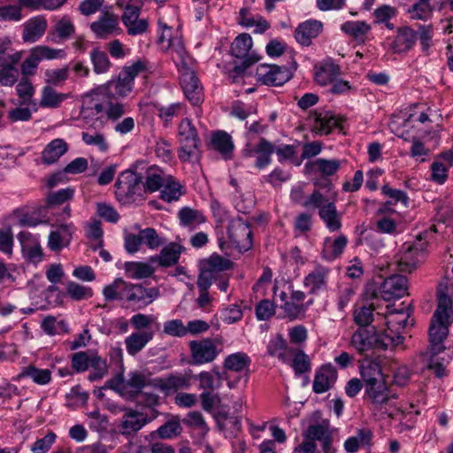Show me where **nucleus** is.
Returning a JSON list of instances; mask_svg holds the SVG:
<instances>
[{
    "mask_svg": "<svg viewBox=\"0 0 453 453\" xmlns=\"http://www.w3.org/2000/svg\"><path fill=\"white\" fill-rule=\"evenodd\" d=\"M133 88L134 84L119 73L117 79L92 89L83 96L81 120L94 129H102L108 121L119 120L127 106L119 100L127 96Z\"/></svg>",
    "mask_w": 453,
    "mask_h": 453,
    "instance_id": "nucleus-1",
    "label": "nucleus"
},
{
    "mask_svg": "<svg viewBox=\"0 0 453 453\" xmlns=\"http://www.w3.org/2000/svg\"><path fill=\"white\" fill-rule=\"evenodd\" d=\"M434 27L433 24H419L417 29L410 26L396 28L395 35L390 43V50L395 54L411 51L419 41L421 52L428 56L434 45Z\"/></svg>",
    "mask_w": 453,
    "mask_h": 453,
    "instance_id": "nucleus-2",
    "label": "nucleus"
},
{
    "mask_svg": "<svg viewBox=\"0 0 453 453\" xmlns=\"http://www.w3.org/2000/svg\"><path fill=\"white\" fill-rule=\"evenodd\" d=\"M396 397L386 380L365 388V401L372 416L378 419L393 416V400Z\"/></svg>",
    "mask_w": 453,
    "mask_h": 453,
    "instance_id": "nucleus-3",
    "label": "nucleus"
},
{
    "mask_svg": "<svg viewBox=\"0 0 453 453\" xmlns=\"http://www.w3.org/2000/svg\"><path fill=\"white\" fill-rule=\"evenodd\" d=\"M349 343L359 354H365L398 346L402 344V339L399 336L387 339L384 334L378 333L374 327H359L353 333Z\"/></svg>",
    "mask_w": 453,
    "mask_h": 453,
    "instance_id": "nucleus-4",
    "label": "nucleus"
},
{
    "mask_svg": "<svg viewBox=\"0 0 453 453\" xmlns=\"http://www.w3.org/2000/svg\"><path fill=\"white\" fill-rule=\"evenodd\" d=\"M115 196L121 204H131L145 200L142 177L136 170L127 169L121 172L114 184Z\"/></svg>",
    "mask_w": 453,
    "mask_h": 453,
    "instance_id": "nucleus-5",
    "label": "nucleus"
},
{
    "mask_svg": "<svg viewBox=\"0 0 453 453\" xmlns=\"http://www.w3.org/2000/svg\"><path fill=\"white\" fill-rule=\"evenodd\" d=\"M453 322V313L435 311L432 317L428 330L429 349L434 354L444 351V341L449 334V327Z\"/></svg>",
    "mask_w": 453,
    "mask_h": 453,
    "instance_id": "nucleus-6",
    "label": "nucleus"
},
{
    "mask_svg": "<svg viewBox=\"0 0 453 453\" xmlns=\"http://www.w3.org/2000/svg\"><path fill=\"white\" fill-rule=\"evenodd\" d=\"M179 140L180 147L178 156L180 161L190 162L197 157L201 142L196 128L188 119H183L179 125Z\"/></svg>",
    "mask_w": 453,
    "mask_h": 453,
    "instance_id": "nucleus-7",
    "label": "nucleus"
},
{
    "mask_svg": "<svg viewBox=\"0 0 453 453\" xmlns=\"http://www.w3.org/2000/svg\"><path fill=\"white\" fill-rule=\"evenodd\" d=\"M296 66L295 61L292 62L291 66L261 64L257 68L256 76L264 85L279 87L292 78Z\"/></svg>",
    "mask_w": 453,
    "mask_h": 453,
    "instance_id": "nucleus-8",
    "label": "nucleus"
},
{
    "mask_svg": "<svg viewBox=\"0 0 453 453\" xmlns=\"http://www.w3.org/2000/svg\"><path fill=\"white\" fill-rule=\"evenodd\" d=\"M252 44V38L249 34H241L231 45L232 55L236 58L243 59L241 65H235L234 68V73L238 75L243 73L248 67L259 60V57L250 51Z\"/></svg>",
    "mask_w": 453,
    "mask_h": 453,
    "instance_id": "nucleus-9",
    "label": "nucleus"
},
{
    "mask_svg": "<svg viewBox=\"0 0 453 453\" xmlns=\"http://www.w3.org/2000/svg\"><path fill=\"white\" fill-rule=\"evenodd\" d=\"M159 295L157 288H145L142 284L128 282L125 303L134 310H142L157 300Z\"/></svg>",
    "mask_w": 453,
    "mask_h": 453,
    "instance_id": "nucleus-10",
    "label": "nucleus"
},
{
    "mask_svg": "<svg viewBox=\"0 0 453 453\" xmlns=\"http://www.w3.org/2000/svg\"><path fill=\"white\" fill-rule=\"evenodd\" d=\"M310 119L312 120L311 132L316 135H328L335 129H343L344 118L329 111H315Z\"/></svg>",
    "mask_w": 453,
    "mask_h": 453,
    "instance_id": "nucleus-11",
    "label": "nucleus"
},
{
    "mask_svg": "<svg viewBox=\"0 0 453 453\" xmlns=\"http://www.w3.org/2000/svg\"><path fill=\"white\" fill-rule=\"evenodd\" d=\"M331 268L321 264H315L303 279V286L309 295L319 296L326 291L329 286Z\"/></svg>",
    "mask_w": 453,
    "mask_h": 453,
    "instance_id": "nucleus-12",
    "label": "nucleus"
},
{
    "mask_svg": "<svg viewBox=\"0 0 453 453\" xmlns=\"http://www.w3.org/2000/svg\"><path fill=\"white\" fill-rule=\"evenodd\" d=\"M227 234L239 251L244 252L251 249L253 239L250 225L242 219H233L228 222Z\"/></svg>",
    "mask_w": 453,
    "mask_h": 453,
    "instance_id": "nucleus-13",
    "label": "nucleus"
},
{
    "mask_svg": "<svg viewBox=\"0 0 453 453\" xmlns=\"http://www.w3.org/2000/svg\"><path fill=\"white\" fill-rule=\"evenodd\" d=\"M427 242L418 239L412 244L404 247L398 259V268L403 273H411L424 260Z\"/></svg>",
    "mask_w": 453,
    "mask_h": 453,
    "instance_id": "nucleus-14",
    "label": "nucleus"
},
{
    "mask_svg": "<svg viewBox=\"0 0 453 453\" xmlns=\"http://www.w3.org/2000/svg\"><path fill=\"white\" fill-rule=\"evenodd\" d=\"M154 388L160 390L165 395L170 396L179 391L189 389L190 377L181 372H173L165 377H157L151 380Z\"/></svg>",
    "mask_w": 453,
    "mask_h": 453,
    "instance_id": "nucleus-15",
    "label": "nucleus"
},
{
    "mask_svg": "<svg viewBox=\"0 0 453 453\" xmlns=\"http://www.w3.org/2000/svg\"><path fill=\"white\" fill-rule=\"evenodd\" d=\"M189 349L191 363L195 365H202L213 362L220 352L215 342L210 338L200 341H191L189 342Z\"/></svg>",
    "mask_w": 453,
    "mask_h": 453,
    "instance_id": "nucleus-16",
    "label": "nucleus"
},
{
    "mask_svg": "<svg viewBox=\"0 0 453 453\" xmlns=\"http://www.w3.org/2000/svg\"><path fill=\"white\" fill-rule=\"evenodd\" d=\"M408 289L407 278L394 274L386 278L378 288L375 296H380L383 300L388 302L394 299H400L404 296Z\"/></svg>",
    "mask_w": 453,
    "mask_h": 453,
    "instance_id": "nucleus-17",
    "label": "nucleus"
},
{
    "mask_svg": "<svg viewBox=\"0 0 453 453\" xmlns=\"http://www.w3.org/2000/svg\"><path fill=\"white\" fill-rule=\"evenodd\" d=\"M178 71L180 83L187 99L193 105L199 104L202 101L203 88L196 73L188 65H183Z\"/></svg>",
    "mask_w": 453,
    "mask_h": 453,
    "instance_id": "nucleus-18",
    "label": "nucleus"
},
{
    "mask_svg": "<svg viewBox=\"0 0 453 453\" xmlns=\"http://www.w3.org/2000/svg\"><path fill=\"white\" fill-rule=\"evenodd\" d=\"M134 170L139 171V175L142 177L144 194L160 190L167 177L164 171L155 165H147L140 163L134 166Z\"/></svg>",
    "mask_w": 453,
    "mask_h": 453,
    "instance_id": "nucleus-19",
    "label": "nucleus"
},
{
    "mask_svg": "<svg viewBox=\"0 0 453 453\" xmlns=\"http://www.w3.org/2000/svg\"><path fill=\"white\" fill-rule=\"evenodd\" d=\"M242 153L243 157L246 158L256 157L255 166L262 170L271 164L272 155L274 153V146L266 139L261 138L256 146L247 143Z\"/></svg>",
    "mask_w": 453,
    "mask_h": 453,
    "instance_id": "nucleus-20",
    "label": "nucleus"
},
{
    "mask_svg": "<svg viewBox=\"0 0 453 453\" xmlns=\"http://www.w3.org/2000/svg\"><path fill=\"white\" fill-rule=\"evenodd\" d=\"M232 265L233 263L228 258L212 254L202 263L198 278H206L213 283L218 280L220 273L231 269Z\"/></svg>",
    "mask_w": 453,
    "mask_h": 453,
    "instance_id": "nucleus-21",
    "label": "nucleus"
},
{
    "mask_svg": "<svg viewBox=\"0 0 453 453\" xmlns=\"http://www.w3.org/2000/svg\"><path fill=\"white\" fill-rule=\"evenodd\" d=\"M119 411H123V417L119 425V432L123 435H130L141 430L146 424L150 422L147 414L128 408H119Z\"/></svg>",
    "mask_w": 453,
    "mask_h": 453,
    "instance_id": "nucleus-22",
    "label": "nucleus"
},
{
    "mask_svg": "<svg viewBox=\"0 0 453 453\" xmlns=\"http://www.w3.org/2000/svg\"><path fill=\"white\" fill-rule=\"evenodd\" d=\"M409 314L403 310H390L388 307V312L385 316L387 329L384 335L387 339L399 336L403 342L404 337L402 335V330L405 328L408 323Z\"/></svg>",
    "mask_w": 453,
    "mask_h": 453,
    "instance_id": "nucleus-23",
    "label": "nucleus"
},
{
    "mask_svg": "<svg viewBox=\"0 0 453 453\" xmlns=\"http://www.w3.org/2000/svg\"><path fill=\"white\" fill-rule=\"evenodd\" d=\"M21 245L22 256L30 264H38L42 260V250L37 237L29 232L22 231L18 234Z\"/></svg>",
    "mask_w": 453,
    "mask_h": 453,
    "instance_id": "nucleus-24",
    "label": "nucleus"
},
{
    "mask_svg": "<svg viewBox=\"0 0 453 453\" xmlns=\"http://www.w3.org/2000/svg\"><path fill=\"white\" fill-rule=\"evenodd\" d=\"M75 232L73 223L61 224L52 229L48 236V247L51 251L58 252L67 247Z\"/></svg>",
    "mask_w": 453,
    "mask_h": 453,
    "instance_id": "nucleus-25",
    "label": "nucleus"
},
{
    "mask_svg": "<svg viewBox=\"0 0 453 453\" xmlns=\"http://www.w3.org/2000/svg\"><path fill=\"white\" fill-rule=\"evenodd\" d=\"M90 29L100 39L107 38L111 35H119L121 31L118 17L110 12L100 15L96 21L90 24Z\"/></svg>",
    "mask_w": 453,
    "mask_h": 453,
    "instance_id": "nucleus-26",
    "label": "nucleus"
},
{
    "mask_svg": "<svg viewBox=\"0 0 453 453\" xmlns=\"http://www.w3.org/2000/svg\"><path fill=\"white\" fill-rule=\"evenodd\" d=\"M337 380V371L330 363L325 364L315 372L312 389L316 394L328 391Z\"/></svg>",
    "mask_w": 453,
    "mask_h": 453,
    "instance_id": "nucleus-27",
    "label": "nucleus"
},
{
    "mask_svg": "<svg viewBox=\"0 0 453 453\" xmlns=\"http://www.w3.org/2000/svg\"><path fill=\"white\" fill-rule=\"evenodd\" d=\"M184 251V246L179 242H172L165 245L159 254L151 256L150 261L157 264L161 267H171L179 262L180 255Z\"/></svg>",
    "mask_w": 453,
    "mask_h": 453,
    "instance_id": "nucleus-28",
    "label": "nucleus"
},
{
    "mask_svg": "<svg viewBox=\"0 0 453 453\" xmlns=\"http://www.w3.org/2000/svg\"><path fill=\"white\" fill-rule=\"evenodd\" d=\"M373 432L369 427L357 428L355 434L343 442L347 453H357L360 449H370L372 445Z\"/></svg>",
    "mask_w": 453,
    "mask_h": 453,
    "instance_id": "nucleus-29",
    "label": "nucleus"
},
{
    "mask_svg": "<svg viewBox=\"0 0 453 453\" xmlns=\"http://www.w3.org/2000/svg\"><path fill=\"white\" fill-rule=\"evenodd\" d=\"M358 369L365 388L386 380L381 365L376 360L364 358Z\"/></svg>",
    "mask_w": 453,
    "mask_h": 453,
    "instance_id": "nucleus-30",
    "label": "nucleus"
},
{
    "mask_svg": "<svg viewBox=\"0 0 453 453\" xmlns=\"http://www.w3.org/2000/svg\"><path fill=\"white\" fill-rule=\"evenodd\" d=\"M439 354H434L430 349L426 352H422L416 357L415 363H421L419 370L426 368L431 369L434 372L435 375L441 378L445 374L446 364L449 363V358L438 357Z\"/></svg>",
    "mask_w": 453,
    "mask_h": 453,
    "instance_id": "nucleus-31",
    "label": "nucleus"
},
{
    "mask_svg": "<svg viewBox=\"0 0 453 453\" xmlns=\"http://www.w3.org/2000/svg\"><path fill=\"white\" fill-rule=\"evenodd\" d=\"M75 33V26L72 19L65 15L54 24L48 35V40L58 43L72 37Z\"/></svg>",
    "mask_w": 453,
    "mask_h": 453,
    "instance_id": "nucleus-32",
    "label": "nucleus"
},
{
    "mask_svg": "<svg viewBox=\"0 0 453 453\" xmlns=\"http://www.w3.org/2000/svg\"><path fill=\"white\" fill-rule=\"evenodd\" d=\"M322 31V23L318 20H307L301 23L295 32L297 42L303 46H309L311 40L316 38Z\"/></svg>",
    "mask_w": 453,
    "mask_h": 453,
    "instance_id": "nucleus-33",
    "label": "nucleus"
},
{
    "mask_svg": "<svg viewBox=\"0 0 453 453\" xmlns=\"http://www.w3.org/2000/svg\"><path fill=\"white\" fill-rule=\"evenodd\" d=\"M226 379V372H220L217 370L203 371L195 375V380L199 382V388L210 392L219 389L223 381Z\"/></svg>",
    "mask_w": 453,
    "mask_h": 453,
    "instance_id": "nucleus-34",
    "label": "nucleus"
},
{
    "mask_svg": "<svg viewBox=\"0 0 453 453\" xmlns=\"http://www.w3.org/2000/svg\"><path fill=\"white\" fill-rule=\"evenodd\" d=\"M69 149L67 142L61 138H56L50 141L42 151V162L44 165H52L56 163Z\"/></svg>",
    "mask_w": 453,
    "mask_h": 453,
    "instance_id": "nucleus-35",
    "label": "nucleus"
},
{
    "mask_svg": "<svg viewBox=\"0 0 453 453\" xmlns=\"http://www.w3.org/2000/svg\"><path fill=\"white\" fill-rule=\"evenodd\" d=\"M453 281L446 278L441 280L437 288V308L440 311L448 313H453Z\"/></svg>",
    "mask_w": 453,
    "mask_h": 453,
    "instance_id": "nucleus-36",
    "label": "nucleus"
},
{
    "mask_svg": "<svg viewBox=\"0 0 453 453\" xmlns=\"http://www.w3.org/2000/svg\"><path fill=\"white\" fill-rule=\"evenodd\" d=\"M433 0H415L413 4L406 9V14L411 20H421L424 22L432 19L435 6L432 4Z\"/></svg>",
    "mask_w": 453,
    "mask_h": 453,
    "instance_id": "nucleus-37",
    "label": "nucleus"
},
{
    "mask_svg": "<svg viewBox=\"0 0 453 453\" xmlns=\"http://www.w3.org/2000/svg\"><path fill=\"white\" fill-rule=\"evenodd\" d=\"M319 216L331 233L337 232L342 228V214L337 211L334 202L323 206L319 211Z\"/></svg>",
    "mask_w": 453,
    "mask_h": 453,
    "instance_id": "nucleus-38",
    "label": "nucleus"
},
{
    "mask_svg": "<svg viewBox=\"0 0 453 453\" xmlns=\"http://www.w3.org/2000/svg\"><path fill=\"white\" fill-rule=\"evenodd\" d=\"M348 243V239L344 234H340L335 239L332 240L326 237L324 240V245L321 251V256L327 261H333L342 255Z\"/></svg>",
    "mask_w": 453,
    "mask_h": 453,
    "instance_id": "nucleus-39",
    "label": "nucleus"
},
{
    "mask_svg": "<svg viewBox=\"0 0 453 453\" xmlns=\"http://www.w3.org/2000/svg\"><path fill=\"white\" fill-rule=\"evenodd\" d=\"M47 28V20L42 17L31 19L24 26L22 39L25 42L33 43L38 41Z\"/></svg>",
    "mask_w": 453,
    "mask_h": 453,
    "instance_id": "nucleus-40",
    "label": "nucleus"
},
{
    "mask_svg": "<svg viewBox=\"0 0 453 453\" xmlns=\"http://www.w3.org/2000/svg\"><path fill=\"white\" fill-rule=\"evenodd\" d=\"M154 337L150 330L139 331L131 334L125 340L126 349L129 355L134 356L139 353Z\"/></svg>",
    "mask_w": 453,
    "mask_h": 453,
    "instance_id": "nucleus-41",
    "label": "nucleus"
},
{
    "mask_svg": "<svg viewBox=\"0 0 453 453\" xmlns=\"http://www.w3.org/2000/svg\"><path fill=\"white\" fill-rule=\"evenodd\" d=\"M251 365V358L242 351L227 355L223 362L226 370L235 372H248Z\"/></svg>",
    "mask_w": 453,
    "mask_h": 453,
    "instance_id": "nucleus-42",
    "label": "nucleus"
},
{
    "mask_svg": "<svg viewBox=\"0 0 453 453\" xmlns=\"http://www.w3.org/2000/svg\"><path fill=\"white\" fill-rule=\"evenodd\" d=\"M160 189V197L167 203L178 201L186 193L185 187L172 175H167Z\"/></svg>",
    "mask_w": 453,
    "mask_h": 453,
    "instance_id": "nucleus-43",
    "label": "nucleus"
},
{
    "mask_svg": "<svg viewBox=\"0 0 453 453\" xmlns=\"http://www.w3.org/2000/svg\"><path fill=\"white\" fill-rule=\"evenodd\" d=\"M150 260L144 262H126L124 269L127 277L134 280H142L151 277L156 272V267Z\"/></svg>",
    "mask_w": 453,
    "mask_h": 453,
    "instance_id": "nucleus-44",
    "label": "nucleus"
},
{
    "mask_svg": "<svg viewBox=\"0 0 453 453\" xmlns=\"http://www.w3.org/2000/svg\"><path fill=\"white\" fill-rule=\"evenodd\" d=\"M340 66L333 61H325L315 73V81L321 86L333 82L340 75Z\"/></svg>",
    "mask_w": 453,
    "mask_h": 453,
    "instance_id": "nucleus-45",
    "label": "nucleus"
},
{
    "mask_svg": "<svg viewBox=\"0 0 453 453\" xmlns=\"http://www.w3.org/2000/svg\"><path fill=\"white\" fill-rule=\"evenodd\" d=\"M127 285L128 282L125 281L121 278L115 279L112 283L104 288L103 296L104 299L108 302L116 300L125 302Z\"/></svg>",
    "mask_w": 453,
    "mask_h": 453,
    "instance_id": "nucleus-46",
    "label": "nucleus"
},
{
    "mask_svg": "<svg viewBox=\"0 0 453 453\" xmlns=\"http://www.w3.org/2000/svg\"><path fill=\"white\" fill-rule=\"evenodd\" d=\"M341 29L354 39L364 42L367 34L371 31V26L365 21L350 20L344 22L341 26Z\"/></svg>",
    "mask_w": 453,
    "mask_h": 453,
    "instance_id": "nucleus-47",
    "label": "nucleus"
},
{
    "mask_svg": "<svg viewBox=\"0 0 453 453\" xmlns=\"http://www.w3.org/2000/svg\"><path fill=\"white\" fill-rule=\"evenodd\" d=\"M288 353L293 355L291 367L294 370L295 375L299 377L305 372L311 370V364L309 356L302 349H289Z\"/></svg>",
    "mask_w": 453,
    "mask_h": 453,
    "instance_id": "nucleus-48",
    "label": "nucleus"
},
{
    "mask_svg": "<svg viewBox=\"0 0 453 453\" xmlns=\"http://www.w3.org/2000/svg\"><path fill=\"white\" fill-rule=\"evenodd\" d=\"M178 218L182 226L190 228H195L202 223H204L206 220V218L202 211L189 207L180 209L178 212Z\"/></svg>",
    "mask_w": 453,
    "mask_h": 453,
    "instance_id": "nucleus-49",
    "label": "nucleus"
},
{
    "mask_svg": "<svg viewBox=\"0 0 453 453\" xmlns=\"http://www.w3.org/2000/svg\"><path fill=\"white\" fill-rule=\"evenodd\" d=\"M19 378H30L38 385H47L51 380V372L49 369H40L35 365H29L22 370Z\"/></svg>",
    "mask_w": 453,
    "mask_h": 453,
    "instance_id": "nucleus-50",
    "label": "nucleus"
},
{
    "mask_svg": "<svg viewBox=\"0 0 453 453\" xmlns=\"http://www.w3.org/2000/svg\"><path fill=\"white\" fill-rule=\"evenodd\" d=\"M397 15V10L388 4H382L376 8L373 12L374 23L384 24L388 30H393L395 26L390 20L395 18Z\"/></svg>",
    "mask_w": 453,
    "mask_h": 453,
    "instance_id": "nucleus-51",
    "label": "nucleus"
},
{
    "mask_svg": "<svg viewBox=\"0 0 453 453\" xmlns=\"http://www.w3.org/2000/svg\"><path fill=\"white\" fill-rule=\"evenodd\" d=\"M21 51L12 49L10 40H0V66L18 64L21 60Z\"/></svg>",
    "mask_w": 453,
    "mask_h": 453,
    "instance_id": "nucleus-52",
    "label": "nucleus"
},
{
    "mask_svg": "<svg viewBox=\"0 0 453 453\" xmlns=\"http://www.w3.org/2000/svg\"><path fill=\"white\" fill-rule=\"evenodd\" d=\"M90 372L88 375L89 381H97L102 380L108 373V365L106 359L93 353L89 364Z\"/></svg>",
    "mask_w": 453,
    "mask_h": 453,
    "instance_id": "nucleus-53",
    "label": "nucleus"
},
{
    "mask_svg": "<svg viewBox=\"0 0 453 453\" xmlns=\"http://www.w3.org/2000/svg\"><path fill=\"white\" fill-rule=\"evenodd\" d=\"M212 147L226 157L234 149L231 136L224 131L214 132L211 135Z\"/></svg>",
    "mask_w": 453,
    "mask_h": 453,
    "instance_id": "nucleus-54",
    "label": "nucleus"
},
{
    "mask_svg": "<svg viewBox=\"0 0 453 453\" xmlns=\"http://www.w3.org/2000/svg\"><path fill=\"white\" fill-rule=\"evenodd\" d=\"M89 56L93 70L96 74L105 73L110 70L111 63L104 51L95 48L90 51Z\"/></svg>",
    "mask_w": 453,
    "mask_h": 453,
    "instance_id": "nucleus-55",
    "label": "nucleus"
},
{
    "mask_svg": "<svg viewBox=\"0 0 453 453\" xmlns=\"http://www.w3.org/2000/svg\"><path fill=\"white\" fill-rule=\"evenodd\" d=\"M65 98V94L57 92L50 86H46L42 88L40 105L46 108H58Z\"/></svg>",
    "mask_w": 453,
    "mask_h": 453,
    "instance_id": "nucleus-56",
    "label": "nucleus"
},
{
    "mask_svg": "<svg viewBox=\"0 0 453 453\" xmlns=\"http://www.w3.org/2000/svg\"><path fill=\"white\" fill-rule=\"evenodd\" d=\"M331 435L332 432L329 428V422L327 420L310 425L304 433V438L311 439L315 442L316 441H322Z\"/></svg>",
    "mask_w": 453,
    "mask_h": 453,
    "instance_id": "nucleus-57",
    "label": "nucleus"
},
{
    "mask_svg": "<svg viewBox=\"0 0 453 453\" xmlns=\"http://www.w3.org/2000/svg\"><path fill=\"white\" fill-rule=\"evenodd\" d=\"M142 244H144L150 250H157L165 243V240L161 237L155 228L146 227L139 231Z\"/></svg>",
    "mask_w": 453,
    "mask_h": 453,
    "instance_id": "nucleus-58",
    "label": "nucleus"
},
{
    "mask_svg": "<svg viewBox=\"0 0 453 453\" xmlns=\"http://www.w3.org/2000/svg\"><path fill=\"white\" fill-rule=\"evenodd\" d=\"M355 288L349 283H341L337 287L336 305L339 311L344 312L352 297Z\"/></svg>",
    "mask_w": 453,
    "mask_h": 453,
    "instance_id": "nucleus-59",
    "label": "nucleus"
},
{
    "mask_svg": "<svg viewBox=\"0 0 453 453\" xmlns=\"http://www.w3.org/2000/svg\"><path fill=\"white\" fill-rule=\"evenodd\" d=\"M167 48L176 55H173V59L178 69L182 68L183 65H188L189 58L181 41L174 38L172 42H169Z\"/></svg>",
    "mask_w": 453,
    "mask_h": 453,
    "instance_id": "nucleus-60",
    "label": "nucleus"
},
{
    "mask_svg": "<svg viewBox=\"0 0 453 453\" xmlns=\"http://www.w3.org/2000/svg\"><path fill=\"white\" fill-rule=\"evenodd\" d=\"M381 193L383 196L388 197V203H391L393 205L400 203L404 207H408L410 204V198L406 192L393 188L388 184H385L381 187Z\"/></svg>",
    "mask_w": 453,
    "mask_h": 453,
    "instance_id": "nucleus-61",
    "label": "nucleus"
},
{
    "mask_svg": "<svg viewBox=\"0 0 453 453\" xmlns=\"http://www.w3.org/2000/svg\"><path fill=\"white\" fill-rule=\"evenodd\" d=\"M66 293L70 298L75 301H81L92 297L93 291L90 287L69 281L66 285Z\"/></svg>",
    "mask_w": 453,
    "mask_h": 453,
    "instance_id": "nucleus-62",
    "label": "nucleus"
},
{
    "mask_svg": "<svg viewBox=\"0 0 453 453\" xmlns=\"http://www.w3.org/2000/svg\"><path fill=\"white\" fill-rule=\"evenodd\" d=\"M40 60L65 59L66 51L64 49H54L46 45H38L33 48Z\"/></svg>",
    "mask_w": 453,
    "mask_h": 453,
    "instance_id": "nucleus-63",
    "label": "nucleus"
},
{
    "mask_svg": "<svg viewBox=\"0 0 453 453\" xmlns=\"http://www.w3.org/2000/svg\"><path fill=\"white\" fill-rule=\"evenodd\" d=\"M287 350V342L281 335H277L272 339L267 345V354L271 357H277L283 363L287 362L285 357Z\"/></svg>",
    "mask_w": 453,
    "mask_h": 453,
    "instance_id": "nucleus-64",
    "label": "nucleus"
}]
</instances>
